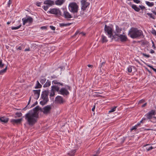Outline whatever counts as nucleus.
Here are the masks:
<instances>
[{"mask_svg": "<svg viewBox=\"0 0 156 156\" xmlns=\"http://www.w3.org/2000/svg\"><path fill=\"white\" fill-rule=\"evenodd\" d=\"M145 3L149 7H152L154 5V3L153 2H150L148 1H146Z\"/></svg>", "mask_w": 156, "mask_h": 156, "instance_id": "nucleus-29", "label": "nucleus"}, {"mask_svg": "<svg viewBox=\"0 0 156 156\" xmlns=\"http://www.w3.org/2000/svg\"><path fill=\"white\" fill-rule=\"evenodd\" d=\"M48 5H44L43 6V9L45 11H47L48 9Z\"/></svg>", "mask_w": 156, "mask_h": 156, "instance_id": "nucleus-44", "label": "nucleus"}, {"mask_svg": "<svg viewBox=\"0 0 156 156\" xmlns=\"http://www.w3.org/2000/svg\"><path fill=\"white\" fill-rule=\"evenodd\" d=\"M15 115H16V116H15L14 117L15 118H16L17 117H20L22 116V114L21 112H16L15 113Z\"/></svg>", "mask_w": 156, "mask_h": 156, "instance_id": "nucleus-34", "label": "nucleus"}, {"mask_svg": "<svg viewBox=\"0 0 156 156\" xmlns=\"http://www.w3.org/2000/svg\"><path fill=\"white\" fill-rule=\"evenodd\" d=\"M52 84H57L58 85L59 84L62 86L63 85V83H61L60 82H58L57 80H54L52 81Z\"/></svg>", "mask_w": 156, "mask_h": 156, "instance_id": "nucleus-25", "label": "nucleus"}, {"mask_svg": "<svg viewBox=\"0 0 156 156\" xmlns=\"http://www.w3.org/2000/svg\"><path fill=\"white\" fill-rule=\"evenodd\" d=\"M23 120L22 118L18 119H12L10 120V122L13 125H15V124H20L21 122Z\"/></svg>", "mask_w": 156, "mask_h": 156, "instance_id": "nucleus-13", "label": "nucleus"}, {"mask_svg": "<svg viewBox=\"0 0 156 156\" xmlns=\"http://www.w3.org/2000/svg\"><path fill=\"white\" fill-rule=\"evenodd\" d=\"M105 62H102L101 64V65L100 66V69H101V68L102 67V66L105 64Z\"/></svg>", "mask_w": 156, "mask_h": 156, "instance_id": "nucleus-55", "label": "nucleus"}, {"mask_svg": "<svg viewBox=\"0 0 156 156\" xmlns=\"http://www.w3.org/2000/svg\"><path fill=\"white\" fill-rule=\"evenodd\" d=\"M55 95V92H51V93H50V96L51 97H53V96H54Z\"/></svg>", "mask_w": 156, "mask_h": 156, "instance_id": "nucleus-53", "label": "nucleus"}, {"mask_svg": "<svg viewBox=\"0 0 156 156\" xmlns=\"http://www.w3.org/2000/svg\"><path fill=\"white\" fill-rule=\"evenodd\" d=\"M31 99V97H30V98H29V101L28 102V103L27 105L26 106L25 108H23V109L24 110H26V108H29V107H28V105L30 104V103Z\"/></svg>", "mask_w": 156, "mask_h": 156, "instance_id": "nucleus-38", "label": "nucleus"}, {"mask_svg": "<svg viewBox=\"0 0 156 156\" xmlns=\"http://www.w3.org/2000/svg\"><path fill=\"white\" fill-rule=\"evenodd\" d=\"M139 7L140 9L142 10H143L144 9H145V7L144 6L141 5H139Z\"/></svg>", "mask_w": 156, "mask_h": 156, "instance_id": "nucleus-45", "label": "nucleus"}, {"mask_svg": "<svg viewBox=\"0 0 156 156\" xmlns=\"http://www.w3.org/2000/svg\"><path fill=\"white\" fill-rule=\"evenodd\" d=\"M128 35L133 39L138 38L143 36L142 31L138 28L132 27L129 30Z\"/></svg>", "mask_w": 156, "mask_h": 156, "instance_id": "nucleus-2", "label": "nucleus"}, {"mask_svg": "<svg viewBox=\"0 0 156 156\" xmlns=\"http://www.w3.org/2000/svg\"><path fill=\"white\" fill-rule=\"evenodd\" d=\"M153 148V147L152 146H151V147H150L149 148H148V149L147 148V151H149L151 150V149H152Z\"/></svg>", "mask_w": 156, "mask_h": 156, "instance_id": "nucleus-56", "label": "nucleus"}, {"mask_svg": "<svg viewBox=\"0 0 156 156\" xmlns=\"http://www.w3.org/2000/svg\"><path fill=\"white\" fill-rule=\"evenodd\" d=\"M65 87L67 88L68 90H71V88L70 86L68 85H65Z\"/></svg>", "mask_w": 156, "mask_h": 156, "instance_id": "nucleus-43", "label": "nucleus"}, {"mask_svg": "<svg viewBox=\"0 0 156 156\" xmlns=\"http://www.w3.org/2000/svg\"><path fill=\"white\" fill-rule=\"evenodd\" d=\"M4 66V64L2 63V59H0V67L1 68H3Z\"/></svg>", "mask_w": 156, "mask_h": 156, "instance_id": "nucleus-40", "label": "nucleus"}, {"mask_svg": "<svg viewBox=\"0 0 156 156\" xmlns=\"http://www.w3.org/2000/svg\"><path fill=\"white\" fill-rule=\"evenodd\" d=\"M104 31L107 33L109 37L111 38L113 34V29L111 27L105 25L104 28Z\"/></svg>", "mask_w": 156, "mask_h": 156, "instance_id": "nucleus-5", "label": "nucleus"}, {"mask_svg": "<svg viewBox=\"0 0 156 156\" xmlns=\"http://www.w3.org/2000/svg\"><path fill=\"white\" fill-rule=\"evenodd\" d=\"M142 55H143L144 56H145V57H147V58H149L150 57V55H147L146 54L144 53H142Z\"/></svg>", "mask_w": 156, "mask_h": 156, "instance_id": "nucleus-47", "label": "nucleus"}, {"mask_svg": "<svg viewBox=\"0 0 156 156\" xmlns=\"http://www.w3.org/2000/svg\"><path fill=\"white\" fill-rule=\"evenodd\" d=\"M22 20L23 21V25H24L27 23H28L29 24H31L33 21V19L30 16H27V18H23Z\"/></svg>", "mask_w": 156, "mask_h": 156, "instance_id": "nucleus-6", "label": "nucleus"}, {"mask_svg": "<svg viewBox=\"0 0 156 156\" xmlns=\"http://www.w3.org/2000/svg\"><path fill=\"white\" fill-rule=\"evenodd\" d=\"M64 0H56L55 1V4L57 5H61L64 2Z\"/></svg>", "mask_w": 156, "mask_h": 156, "instance_id": "nucleus-22", "label": "nucleus"}, {"mask_svg": "<svg viewBox=\"0 0 156 156\" xmlns=\"http://www.w3.org/2000/svg\"><path fill=\"white\" fill-rule=\"evenodd\" d=\"M151 33L152 34L155 36H156V31L154 29H153L152 30Z\"/></svg>", "mask_w": 156, "mask_h": 156, "instance_id": "nucleus-46", "label": "nucleus"}, {"mask_svg": "<svg viewBox=\"0 0 156 156\" xmlns=\"http://www.w3.org/2000/svg\"><path fill=\"white\" fill-rule=\"evenodd\" d=\"M48 101L47 100H43V101H41L40 102V104L42 105H44L46 104Z\"/></svg>", "mask_w": 156, "mask_h": 156, "instance_id": "nucleus-33", "label": "nucleus"}, {"mask_svg": "<svg viewBox=\"0 0 156 156\" xmlns=\"http://www.w3.org/2000/svg\"><path fill=\"white\" fill-rule=\"evenodd\" d=\"M146 14L149 16L150 18H152L154 20H155V16L152 13H147Z\"/></svg>", "mask_w": 156, "mask_h": 156, "instance_id": "nucleus-28", "label": "nucleus"}, {"mask_svg": "<svg viewBox=\"0 0 156 156\" xmlns=\"http://www.w3.org/2000/svg\"><path fill=\"white\" fill-rule=\"evenodd\" d=\"M77 149L72 150L70 152L68 153L69 156H74L76 151Z\"/></svg>", "mask_w": 156, "mask_h": 156, "instance_id": "nucleus-19", "label": "nucleus"}, {"mask_svg": "<svg viewBox=\"0 0 156 156\" xmlns=\"http://www.w3.org/2000/svg\"><path fill=\"white\" fill-rule=\"evenodd\" d=\"M100 151H99V150H98L96 152V154H97V155L98 156V154L100 153Z\"/></svg>", "mask_w": 156, "mask_h": 156, "instance_id": "nucleus-61", "label": "nucleus"}, {"mask_svg": "<svg viewBox=\"0 0 156 156\" xmlns=\"http://www.w3.org/2000/svg\"><path fill=\"white\" fill-rule=\"evenodd\" d=\"M51 88L54 89V90H55L57 92H59V88L58 86H55V85H53L51 86Z\"/></svg>", "mask_w": 156, "mask_h": 156, "instance_id": "nucleus-26", "label": "nucleus"}, {"mask_svg": "<svg viewBox=\"0 0 156 156\" xmlns=\"http://www.w3.org/2000/svg\"><path fill=\"white\" fill-rule=\"evenodd\" d=\"M30 51V48L29 47L28 48H26V49H25L24 50V51Z\"/></svg>", "mask_w": 156, "mask_h": 156, "instance_id": "nucleus-62", "label": "nucleus"}, {"mask_svg": "<svg viewBox=\"0 0 156 156\" xmlns=\"http://www.w3.org/2000/svg\"><path fill=\"white\" fill-rule=\"evenodd\" d=\"M145 102V100L144 99H142L140 100L139 102V104H141L144 103Z\"/></svg>", "mask_w": 156, "mask_h": 156, "instance_id": "nucleus-51", "label": "nucleus"}, {"mask_svg": "<svg viewBox=\"0 0 156 156\" xmlns=\"http://www.w3.org/2000/svg\"><path fill=\"white\" fill-rule=\"evenodd\" d=\"M66 19L71 18L72 17L71 15L67 11H64L63 14L62 15Z\"/></svg>", "mask_w": 156, "mask_h": 156, "instance_id": "nucleus-15", "label": "nucleus"}, {"mask_svg": "<svg viewBox=\"0 0 156 156\" xmlns=\"http://www.w3.org/2000/svg\"><path fill=\"white\" fill-rule=\"evenodd\" d=\"M44 4L48 5V6H51L54 5V2L51 0H46L44 2Z\"/></svg>", "mask_w": 156, "mask_h": 156, "instance_id": "nucleus-16", "label": "nucleus"}, {"mask_svg": "<svg viewBox=\"0 0 156 156\" xmlns=\"http://www.w3.org/2000/svg\"><path fill=\"white\" fill-rule=\"evenodd\" d=\"M42 85L39 83L38 81H37V83L36 84V86L35 87V88L38 89L42 87Z\"/></svg>", "mask_w": 156, "mask_h": 156, "instance_id": "nucleus-23", "label": "nucleus"}, {"mask_svg": "<svg viewBox=\"0 0 156 156\" xmlns=\"http://www.w3.org/2000/svg\"><path fill=\"white\" fill-rule=\"evenodd\" d=\"M101 40L102 43H106L108 42V40L107 39L106 37L104 35H101Z\"/></svg>", "mask_w": 156, "mask_h": 156, "instance_id": "nucleus-21", "label": "nucleus"}, {"mask_svg": "<svg viewBox=\"0 0 156 156\" xmlns=\"http://www.w3.org/2000/svg\"><path fill=\"white\" fill-rule=\"evenodd\" d=\"M115 27H116V33H119L122 31L121 28H119L118 26L116 25Z\"/></svg>", "mask_w": 156, "mask_h": 156, "instance_id": "nucleus-31", "label": "nucleus"}, {"mask_svg": "<svg viewBox=\"0 0 156 156\" xmlns=\"http://www.w3.org/2000/svg\"><path fill=\"white\" fill-rule=\"evenodd\" d=\"M94 95V97H101V95H100L99 94H95V95Z\"/></svg>", "mask_w": 156, "mask_h": 156, "instance_id": "nucleus-58", "label": "nucleus"}, {"mask_svg": "<svg viewBox=\"0 0 156 156\" xmlns=\"http://www.w3.org/2000/svg\"><path fill=\"white\" fill-rule=\"evenodd\" d=\"M41 2H36V5L38 7H40L41 5Z\"/></svg>", "mask_w": 156, "mask_h": 156, "instance_id": "nucleus-50", "label": "nucleus"}, {"mask_svg": "<svg viewBox=\"0 0 156 156\" xmlns=\"http://www.w3.org/2000/svg\"><path fill=\"white\" fill-rule=\"evenodd\" d=\"M134 2L138 4L140 3V0H133Z\"/></svg>", "mask_w": 156, "mask_h": 156, "instance_id": "nucleus-49", "label": "nucleus"}, {"mask_svg": "<svg viewBox=\"0 0 156 156\" xmlns=\"http://www.w3.org/2000/svg\"><path fill=\"white\" fill-rule=\"evenodd\" d=\"M38 104V102H37V101H36L35 102L34 104H33L29 108H32L34 107L35 105H37Z\"/></svg>", "mask_w": 156, "mask_h": 156, "instance_id": "nucleus-48", "label": "nucleus"}, {"mask_svg": "<svg viewBox=\"0 0 156 156\" xmlns=\"http://www.w3.org/2000/svg\"><path fill=\"white\" fill-rule=\"evenodd\" d=\"M7 69V67L6 66L5 68L3 69L0 70V75H2L4 73L6 72Z\"/></svg>", "mask_w": 156, "mask_h": 156, "instance_id": "nucleus-32", "label": "nucleus"}, {"mask_svg": "<svg viewBox=\"0 0 156 156\" xmlns=\"http://www.w3.org/2000/svg\"><path fill=\"white\" fill-rule=\"evenodd\" d=\"M48 13L55 15L57 16H63L61 11L59 9L52 8L48 12Z\"/></svg>", "mask_w": 156, "mask_h": 156, "instance_id": "nucleus-4", "label": "nucleus"}, {"mask_svg": "<svg viewBox=\"0 0 156 156\" xmlns=\"http://www.w3.org/2000/svg\"><path fill=\"white\" fill-rule=\"evenodd\" d=\"M41 90L40 89L37 90H34L33 92L34 94V98L37 100L39 98Z\"/></svg>", "mask_w": 156, "mask_h": 156, "instance_id": "nucleus-14", "label": "nucleus"}, {"mask_svg": "<svg viewBox=\"0 0 156 156\" xmlns=\"http://www.w3.org/2000/svg\"><path fill=\"white\" fill-rule=\"evenodd\" d=\"M50 27L52 30H55V28L53 26H50Z\"/></svg>", "mask_w": 156, "mask_h": 156, "instance_id": "nucleus-54", "label": "nucleus"}, {"mask_svg": "<svg viewBox=\"0 0 156 156\" xmlns=\"http://www.w3.org/2000/svg\"><path fill=\"white\" fill-rule=\"evenodd\" d=\"M72 23H60L59 26L60 27H62L64 26H69Z\"/></svg>", "mask_w": 156, "mask_h": 156, "instance_id": "nucleus-27", "label": "nucleus"}, {"mask_svg": "<svg viewBox=\"0 0 156 156\" xmlns=\"http://www.w3.org/2000/svg\"><path fill=\"white\" fill-rule=\"evenodd\" d=\"M12 3V1H9L8 3V6L9 7L11 4Z\"/></svg>", "mask_w": 156, "mask_h": 156, "instance_id": "nucleus-57", "label": "nucleus"}, {"mask_svg": "<svg viewBox=\"0 0 156 156\" xmlns=\"http://www.w3.org/2000/svg\"><path fill=\"white\" fill-rule=\"evenodd\" d=\"M115 35L117 37H119V38H120V35H121L119 34H116L115 33Z\"/></svg>", "mask_w": 156, "mask_h": 156, "instance_id": "nucleus-60", "label": "nucleus"}, {"mask_svg": "<svg viewBox=\"0 0 156 156\" xmlns=\"http://www.w3.org/2000/svg\"><path fill=\"white\" fill-rule=\"evenodd\" d=\"M147 105V103H144V104H143V105H142L141 106V107L142 108L144 107H145V106H146Z\"/></svg>", "mask_w": 156, "mask_h": 156, "instance_id": "nucleus-63", "label": "nucleus"}, {"mask_svg": "<svg viewBox=\"0 0 156 156\" xmlns=\"http://www.w3.org/2000/svg\"><path fill=\"white\" fill-rule=\"evenodd\" d=\"M22 26L21 24H20L19 26L16 27H12L11 28V29L12 30H17L20 28Z\"/></svg>", "mask_w": 156, "mask_h": 156, "instance_id": "nucleus-37", "label": "nucleus"}, {"mask_svg": "<svg viewBox=\"0 0 156 156\" xmlns=\"http://www.w3.org/2000/svg\"><path fill=\"white\" fill-rule=\"evenodd\" d=\"M65 101L63 99L62 97L60 96H57L55 98V103L56 104H62Z\"/></svg>", "mask_w": 156, "mask_h": 156, "instance_id": "nucleus-11", "label": "nucleus"}, {"mask_svg": "<svg viewBox=\"0 0 156 156\" xmlns=\"http://www.w3.org/2000/svg\"><path fill=\"white\" fill-rule=\"evenodd\" d=\"M155 110H152L150 112L147 113L145 115L147 117V119L151 120L152 118V116L155 115Z\"/></svg>", "mask_w": 156, "mask_h": 156, "instance_id": "nucleus-9", "label": "nucleus"}, {"mask_svg": "<svg viewBox=\"0 0 156 156\" xmlns=\"http://www.w3.org/2000/svg\"><path fill=\"white\" fill-rule=\"evenodd\" d=\"M24 48V46L23 44H22L18 48H16V50H21L22 49H23Z\"/></svg>", "mask_w": 156, "mask_h": 156, "instance_id": "nucleus-35", "label": "nucleus"}, {"mask_svg": "<svg viewBox=\"0 0 156 156\" xmlns=\"http://www.w3.org/2000/svg\"><path fill=\"white\" fill-rule=\"evenodd\" d=\"M120 40L121 42H125L127 41L128 39L126 35L121 34L120 35Z\"/></svg>", "mask_w": 156, "mask_h": 156, "instance_id": "nucleus-17", "label": "nucleus"}, {"mask_svg": "<svg viewBox=\"0 0 156 156\" xmlns=\"http://www.w3.org/2000/svg\"><path fill=\"white\" fill-rule=\"evenodd\" d=\"M95 105H94L92 109V111L94 112V110L95 109Z\"/></svg>", "mask_w": 156, "mask_h": 156, "instance_id": "nucleus-64", "label": "nucleus"}, {"mask_svg": "<svg viewBox=\"0 0 156 156\" xmlns=\"http://www.w3.org/2000/svg\"><path fill=\"white\" fill-rule=\"evenodd\" d=\"M49 91L48 90H45L42 92L41 94V98L43 100H46L49 101V99L48 97Z\"/></svg>", "mask_w": 156, "mask_h": 156, "instance_id": "nucleus-8", "label": "nucleus"}, {"mask_svg": "<svg viewBox=\"0 0 156 156\" xmlns=\"http://www.w3.org/2000/svg\"><path fill=\"white\" fill-rule=\"evenodd\" d=\"M81 9L83 11H85L86 10L87 7L89 5L90 3L88 2H87L86 0H81Z\"/></svg>", "mask_w": 156, "mask_h": 156, "instance_id": "nucleus-7", "label": "nucleus"}, {"mask_svg": "<svg viewBox=\"0 0 156 156\" xmlns=\"http://www.w3.org/2000/svg\"><path fill=\"white\" fill-rule=\"evenodd\" d=\"M46 79L45 78H43V79H41L40 81L41 83L42 84H44L45 82Z\"/></svg>", "mask_w": 156, "mask_h": 156, "instance_id": "nucleus-36", "label": "nucleus"}, {"mask_svg": "<svg viewBox=\"0 0 156 156\" xmlns=\"http://www.w3.org/2000/svg\"><path fill=\"white\" fill-rule=\"evenodd\" d=\"M131 7L136 12H138L140 10V8L137 7V6L135 5H131Z\"/></svg>", "mask_w": 156, "mask_h": 156, "instance_id": "nucleus-20", "label": "nucleus"}, {"mask_svg": "<svg viewBox=\"0 0 156 156\" xmlns=\"http://www.w3.org/2000/svg\"><path fill=\"white\" fill-rule=\"evenodd\" d=\"M112 40L113 39H114V40L115 41H118L119 40V38L117 37L116 36H115V34L114 35H113V34H112Z\"/></svg>", "mask_w": 156, "mask_h": 156, "instance_id": "nucleus-30", "label": "nucleus"}, {"mask_svg": "<svg viewBox=\"0 0 156 156\" xmlns=\"http://www.w3.org/2000/svg\"><path fill=\"white\" fill-rule=\"evenodd\" d=\"M39 109L38 106H37L30 110L25 115V119L27 124L30 126H33L37 122V119L39 118Z\"/></svg>", "mask_w": 156, "mask_h": 156, "instance_id": "nucleus-1", "label": "nucleus"}, {"mask_svg": "<svg viewBox=\"0 0 156 156\" xmlns=\"http://www.w3.org/2000/svg\"><path fill=\"white\" fill-rule=\"evenodd\" d=\"M128 71L129 73H131L132 71V66H129L127 68Z\"/></svg>", "mask_w": 156, "mask_h": 156, "instance_id": "nucleus-42", "label": "nucleus"}, {"mask_svg": "<svg viewBox=\"0 0 156 156\" xmlns=\"http://www.w3.org/2000/svg\"><path fill=\"white\" fill-rule=\"evenodd\" d=\"M9 118L5 116L2 117L0 118V122L5 123H7L9 121Z\"/></svg>", "mask_w": 156, "mask_h": 156, "instance_id": "nucleus-18", "label": "nucleus"}, {"mask_svg": "<svg viewBox=\"0 0 156 156\" xmlns=\"http://www.w3.org/2000/svg\"><path fill=\"white\" fill-rule=\"evenodd\" d=\"M78 7L77 4L75 2L71 3L69 5V9L70 12L73 13L74 18H77L79 16L77 14Z\"/></svg>", "mask_w": 156, "mask_h": 156, "instance_id": "nucleus-3", "label": "nucleus"}, {"mask_svg": "<svg viewBox=\"0 0 156 156\" xmlns=\"http://www.w3.org/2000/svg\"><path fill=\"white\" fill-rule=\"evenodd\" d=\"M51 85V82L49 80H48L46 82L44 85H43V87H47L50 86Z\"/></svg>", "mask_w": 156, "mask_h": 156, "instance_id": "nucleus-24", "label": "nucleus"}, {"mask_svg": "<svg viewBox=\"0 0 156 156\" xmlns=\"http://www.w3.org/2000/svg\"><path fill=\"white\" fill-rule=\"evenodd\" d=\"M117 106H114L113 108H112L109 111V113L113 112L115 111Z\"/></svg>", "mask_w": 156, "mask_h": 156, "instance_id": "nucleus-39", "label": "nucleus"}, {"mask_svg": "<svg viewBox=\"0 0 156 156\" xmlns=\"http://www.w3.org/2000/svg\"><path fill=\"white\" fill-rule=\"evenodd\" d=\"M59 94L62 95L64 96H67L69 94V92L66 88H62L58 92Z\"/></svg>", "mask_w": 156, "mask_h": 156, "instance_id": "nucleus-12", "label": "nucleus"}, {"mask_svg": "<svg viewBox=\"0 0 156 156\" xmlns=\"http://www.w3.org/2000/svg\"><path fill=\"white\" fill-rule=\"evenodd\" d=\"M137 129V126H136V125L133 127L131 129V130H136Z\"/></svg>", "mask_w": 156, "mask_h": 156, "instance_id": "nucleus-52", "label": "nucleus"}, {"mask_svg": "<svg viewBox=\"0 0 156 156\" xmlns=\"http://www.w3.org/2000/svg\"><path fill=\"white\" fill-rule=\"evenodd\" d=\"M147 66L150 68L151 69H152L153 71H154L156 73V69L154 68L152 66H151L150 65H148Z\"/></svg>", "mask_w": 156, "mask_h": 156, "instance_id": "nucleus-41", "label": "nucleus"}, {"mask_svg": "<svg viewBox=\"0 0 156 156\" xmlns=\"http://www.w3.org/2000/svg\"><path fill=\"white\" fill-rule=\"evenodd\" d=\"M38 109H39V111L40 110L41 112H43V108H40L39 106H38Z\"/></svg>", "mask_w": 156, "mask_h": 156, "instance_id": "nucleus-59", "label": "nucleus"}, {"mask_svg": "<svg viewBox=\"0 0 156 156\" xmlns=\"http://www.w3.org/2000/svg\"><path fill=\"white\" fill-rule=\"evenodd\" d=\"M51 107L50 105H48L43 108V113L44 114L47 115L50 113Z\"/></svg>", "mask_w": 156, "mask_h": 156, "instance_id": "nucleus-10", "label": "nucleus"}]
</instances>
